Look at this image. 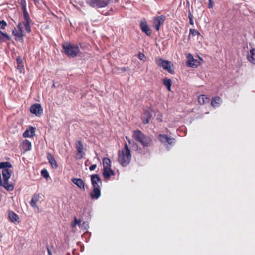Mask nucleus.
Returning <instances> with one entry per match:
<instances>
[{
    "label": "nucleus",
    "instance_id": "23",
    "mask_svg": "<svg viewBox=\"0 0 255 255\" xmlns=\"http://www.w3.org/2000/svg\"><path fill=\"white\" fill-rule=\"evenodd\" d=\"M114 175V171L111 168L103 169V175L105 178H109L111 176Z\"/></svg>",
    "mask_w": 255,
    "mask_h": 255
},
{
    "label": "nucleus",
    "instance_id": "52",
    "mask_svg": "<svg viewBox=\"0 0 255 255\" xmlns=\"http://www.w3.org/2000/svg\"><path fill=\"white\" fill-rule=\"evenodd\" d=\"M200 60L202 61V59L200 58Z\"/></svg>",
    "mask_w": 255,
    "mask_h": 255
},
{
    "label": "nucleus",
    "instance_id": "30",
    "mask_svg": "<svg viewBox=\"0 0 255 255\" xmlns=\"http://www.w3.org/2000/svg\"><path fill=\"white\" fill-rule=\"evenodd\" d=\"M20 4L23 14H28L26 9V0H20Z\"/></svg>",
    "mask_w": 255,
    "mask_h": 255
},
{
    "label": "nucleus",
    "instance_id": "24",
    "mask_svg": "<svg viewBox=\"0 0 255 255\" xmlns=\"http://www.w3.org/2000/svg\"><path fill=\"white\" fill-rule=\"evenodd\" d=\"M22 149L24 151H28L31 149V143L28 140H24L22 143Z\"/></svg>",
    "mask_w": 255,
    "mask_h": 255
},
{
    "label": "nucleus",
    "instance_id": "31",
    "mask_svg": "<svg viewBox=\"0 0 255 255\" xmlns=\"http://www.w3.org/2000/svg\"><path fill=\"white\" fill-rule=\"evenodd\" d=\"M163 84L166 87L168 91H171V80L170 79H163Z\"/></svg>",
    "mask_w": 255,
    "mask_h": 255
},
{
    "label": "nucleus",
    "instance_id": "45",
    "mask_svg": "<svg viewBox=\"0 0 255 255\" xmlns=\"http://www.w3.org/2000/svg\"><path fill=\"white\" fill-rule=\"evenodd\" d=\"M23 64H19V65L17 64V69H20L21 70V69L23 68Z\"/></svg>",
    "mask_w": 255,
    "mask_h": 255
},
{
    "label": "nucleus",
    "instance_id": "1",
    "mask_svg": "<svg viewBox=\"0 0 255 255\" xmlns=\"http://www.w3.org/2000/svg\"><path fill=\"white\" fill-rule=\"evenodd\" d=\"M131 159L130 150L127 143L125 144L124 148L118 153V161L123 167L128 166Z\"/></svg>",
    "mask_w": 255,
    "mask_h": 255
},
{
    "label": "nucleus",
    "instance_id": "39",
    "mask_svg": "<svg viewBox=\"0 0 255 255\" xmlns=\"http://www.w3.org/2000/svg\"><path fill=\"white\" fill-rule=\"evenodd\" d=\"M7 25V24L6 21H5L4 20H2L1 27H0L1 29H4Z\"/></svg>",
    "mask_w": 255,
    "mask_h": 255
},
{
    "label": "nucleus",
    "instance_id": "26",
    "mask_svg": "<svg viewBox=\"0 0 255 255\" xmlns=\"http://www.w3.org/2000/svg\"><path fill=\"white\" fill-rule=\"evenodd\" d=\"M222 100L219 96H216L212 98L211 105L213 107H218L221 102Z\"/></svg>",
    "mask_w": 255,
    "mask_h": 255
},
{
    "label": "nucleus",
    "instance_id": "28",
    "mask_svg": "<svg viewBox=\"0 0 255 255\" xmlns=\"http://www.w3.org/2000/svg\"><path fill=\"white\" fill-rule=\"evenodd\" d=\"M10 40L11 37L7 33H3L1 31H0V42Z\"/></svg>",
    "mask_w": 255,
    "mask_h": 255
},
{
    "label": "nucleus",
    "instance_id": "41",
    "mask_svg": "<svg viewBox=\"0 0 255 255\" xmlns=\"http://www.w3.org/2000/svg\"><path fill=\"white\" fill-rule=\"evenodd\" d=\"M209 4H208V8H212L213 7V1L212 0H208Z\"/></svg>",
    "mask_w": 255,
    "mask_h": 255
},
{
    "label": "nucleus",
    "instance_id": "15",
    "mask_svg": "<svg viewBox=\"0 0 255 255\" xmlns=\"http://www.w3.org/2000/svg\"><path fill=\"white\" fill-rule=\"evenodd\" d=\"M23 17L25 20V22L23 23V25L25 27V30L28 33H29L31 31L30 22L31 19L28 14H23Z\"/></svg>",
    "mask_w": 255,
    "mask_h": 255
},
{
    "label": "nucleus",
    "instance_id": "6",
    "mask_svg": "<svg viewBox=\"0 0 255 255\" xmlns=\"http://www.w3.org/2000/svg\"><path fill=\"white\" fill-rule=\"evenodd\" d=\"M158 140L166 147L168 150L169 149L170 147L173 146V143L174 139L170 138L166 135L159 134L158 136Z\"/></svg>",
    "mask_w": 255,
    "mask_h": 255
},
{
    "label": "nucleus",
    "instance_id": "14",
    "mask_svg": "<svg viewBox=\"0 0 255 255\" xmlns=\"http://www.w3.org/2000/svg\"><path fill=\"white\" fill-rule=\"evenodd\" d=\"M151 109H148L144 111L143 115L141 117L142 122L144 124H147L149 123V120L152 117V113Z\"/></svg>",
    "mask_w": 255,
    "mask_h": 255
},
{
    "label": "nucleus",
    "instance_id": "36",
    "mask_svg": "<svg viewBox=\"0 0 255 255\" xmlns=\"http://www.w3.org/2000/svg\"><path fill=\"white\" fill-rule=\"evenodd\" d=\"M17 28H18V31L19 32H21L22 33H24V30L23 29V27H22V22H19L17 25Z\"/></svg>",
    "mask_w": 255,
    "mask_h": 255
},
{
    "label": "nucleus",
    "instance_id": "51",
    "mask_svg": "<svg viewBox=\"0 0 255 255\" xmlns=\"http://www.w3.org/2000/svg\"><path fill=\"white\" fill-rule=\"evenodd\" d=\"M109 15V12H107L106 14H105V15Z\"/></svg>",
    "mask_w": 255,
    "mask_h": 255
},
{
    "label": "nucleus",
    "instance_id": "21",
    "mask_svg": "<svg viewBox=\"0 0 255 255\" xmlns=\"http://www.w3.org/2000/svg\"><path fill=\"white\" fill-rule=\"evenodd\" d=\"M47 158L53 168L57 169L58 168L57 162L53 155L50 153H48L47 154Z\"/></svg>",
    "mask_w": 255,
    "mask_h": 255
},
{
    "label": "nucleus",
    "instance_id": "3",
    "mask_svg": "<svg viewBox=\"0 0 255 255\" xmlns=\"http://www.w3.org/2000/svg\"><path fill=\"white\" fill-rule=\"evenodd\" d=\"M64 53L70 58H74L80 52V48L76 44L66 43L62 45Z\"/></svg>",
    "mask_w": 255,
    "mask_h": 255
},
{
    "label": "nucleus",
    "instance_id": "32",
    "mask_svg": "<svg viewBox=\"0 0 255 255\" xmlns=\"http://www.w3.org/2000/svg\"><path fill=\"white\" fill-rule=\"evenodd\" d=\"M189 34L190 35H192V36H195L196 35H199L200 34L197 30L194 29H190Z\"/></svg>",
    "mask_w": 255,
    "mask_h": 255
},
{
    "label": "nucleus",
    "instance_id": "27",
    "mask_svg": "<svg viewBox=\"0 0 255 255\" xmlns=\"http://www.w3.org/2000/svg\"><path fill=\"white\" fill-rule=\"evenodd\" d=\"M198 101L200 104L203 105L208 103L209 101V99L205 95H201L198 97Z\"/></svg>",
    "mask_w": 255,
    "mask_h": 255
},
{
    "label": "nucleus",
    "instance_id": "17",
    "mask_svg": "<svg viewBox=\"0 0 255 255\" xmlns=\"http://www.w3.org/2000/svg\"><path fill=\"white\" fill-rule=\"evenodd\" d=\"M35 128L33 126L29 127L23 134L24 138H32L35 135Z\"/></svg>",
    "mask_w": 255,
    "mask_h": 255
},
{
    "label": "nucleus",
    "instance_id": "42",
    "mask_svg": "<svg viewBox=\"0 0 255 255\" xmlns=\"http://www.w3.org/2000/svg\"><path fill=\"white\" fill-rule=\"evenodd\" d=\"M96 167H97V165L96 164H93V165H91L90 166L89 169H90V171H93V170L95 169Z\"/></svg>",
    "mask_w": 255,
    "mask_h": 255
},
{
    "label": "nucleus",
    "instance_id": "40",
    "mask_svg": "<svg viewBox=\"0 0 255 255\" xmlns=\"http://www.w3.org/2000/svg\"><path fill=\"white\" fill-rule=\"evenodd\" d=\"M138 58L140 60H143V59L145 58V55L144 54L142 53H139L138 54Z\"/></svg>",
    "mask_w": 255,
    "mask_h": 255
},
{
    "label": "nucleus",
    "instance_id": "4",
    "mask_svg": "<svg viewBox=\"0 0 255 255\" xmlns=\"http://www.w3.org/2000/svg\"><path fill=\"white\" fill-rule=\"evenodd\" d=\"M155 62L158 66L162 67L164 70L168 71L169 73L173 74L174 73V71L172 69L173 64L171 61L164 60L161 58H156Z\"/></svg>",
    "mask_w": 255,
    "mask_h": 255
},
{
    "label": "nucleus",
    "instance_id": "43",
    "mask_svg": "<svg viewBox=\"0 0 255 255\" xmlns=\"http://www.w3.org/2000/svg\"><path fill=\"white\" fill-rule=\"evenodd\" d=\"M39 196L38 194L34 195L32 198H34V201H36L37 202L39 200Z\"/></svg>",
    "mask_w": 255,
    "mask_h": 255
},
{
    "label": "nucleus",
    "instance_id": "10",
    "mask_svg": "<svg viewBox=\"0 0 255 255\" xmlns=\"http://www.w3.org/2000/svg\"><path fill=\"white\" fill-rule=\"evenodd\" d=\"M165 20V16L164 15H160L155 17L153 20V26L157 30H160V25L162 24Z\"/></svg>",
    "mask_w": 255,
    "mask_h": 255
},
{
    "label": "nucleus",
    "instance_id": "8",
    "mask_svg": "<svg viewBox=\"0 0 255 255\" xmlns=\"http://www.w3.org/2000/svg\"><path fill=\"white\" fill-rule=\"evenodd\" d=\"M77 150L76 159H81L83 158L85 153L84 152V146L81 140H78L76 144Z\"/></svg>",
    "mask_w": 255,
    "mask_h": 255
},
{
    "label": "nucleus",
    "instance_id": "2",
    "mask_svg": "<svg viewBox=\"0 0 255 255\" xmlns=\"http://www.w3.org/2000/svg\"><path fill=\"white\" fill-rule=\"evenodd\" d=\"M133 138L139 142L143 147L149 146L152 142V139L150 136L145 135L139 130L133 132Z\"/></svg>",
    "mask_w": 255,
    "mask_h": 255
},
{
    "label": "nucleus",
    "instance_id": "12",
    "mask_svg": "<svg viewBox=\"0 0 255 255\" xmlns=\"http://www.w3.org/2000/svg\"><path fill=\"white\" fill-rule=\"evenodd\" d=\"M30 111L36 116H40L43 113V108L40 104L35 103L30 107Z\"/></svg>",
    "mask_w": 255,
    "mask_h": 255
},
{
    "label": "nucleus",
    "instance_id": "48",
    "mask_svg": "<svg viewBox=\"0 0 255 255\" xmlns=\"http://www.w3.org/2000/svg\"><path fill=\"white\" fill-rule=\"evenodd\" d=\"M47 250H48V254L49 255H52V253H51V251H50V250L48 248H47Z\"/></svg>",
    "mask_w": 255,
    "mask_h": 255
},
{
    "label": "nucleus",
    "instance_id": "22",
    "mask_svg": "<svg viewBox=\"0 0 255 255\" xmlns=\"http://www.w3.org/2000/svg\"><path fill=\"white\" fill-rule=\"evenodd\" d=\"M12 34L15 36V40L20 41L21 42H23V37L24 34L21 32H19L16 29H14L12 31Z\"/></svg>",
    "mask_w": 255,
    "mask_h": 255
},
{
    "label": "nucleus",
    "instance_id": "34",
    "mask_svg": "<svg viewBox=\"0 0 255 255\" xmlns=\"http://www.w3.org/2000/svg\"><path fill=\"white\" fill-rule=\"evenodd\" d=\"M41 174L45 178H47L49 177V174L46 169L42 170Z\"/></svg>",
    "mask_w": 255,
    "mask_h": 255
},
{
    "label": "nucleus",
    "instance_id": "35",
    "mask_svg": "<svg viewBox=\"0 0 255 255\" xmlns=\"http://www.w3.org/2000/svg\"><path fill=\"white\" fill-rule=\"evenodd\" d=\"M188 18L189 19L190 24L193 25H194L193 16L190 12L188 13Z\"/></svg>",
    "mask_w": 255,
    "mask_h": 255
},
{
    "label": "nucleus",
    "instance_id": "13",
    "mask_svg": "<svg viewBox=\"0 0 255 255\" xmlns=\"http://www.w3.org/2000/svg\"><path fill=\"white\" fill-rule=\"evenodd\" d=\"M12 167L11 164L9 162H2L0 163V169H2V174L3 176V173H8L9 175H11L12 171L9 169Z\"/></svg>",
    "mask_w": 255,
    "mask_h": 255
},
{
    "label": "nucleus",
    "instance_id": "29",
    "mask_svg": "<svg viewBox=\"0 0 255 255\" xmlns=\"http://www.w3.org/2000/svg\"><path fill=\"white\" fill-rule=\"evenodd\" d=\"M111 161L109 158L105 157L103 159V169L111 168Z\"/></svg>",
    "mask_w": 255,
    "mask_h": 255
},
{
    "label": "nucleus",
    "instance_id": "20",
    "mask_svg": "<svg viewBox=\"0 0 255 255\" xmlns=\"http://www.w3.org/2000/svg\"><path fill=\"white\" fill-rule=\"evenodd\" d=\"M247 59L251 63L255 65V48L250 50L249 54L247 56Z\"/></svg>",
    "mask_w": 255,
    "mask_h": 255
},
{
    "label": "nucleus",
    "instance_id": "49",
    "mask_svg": "<svg viewBox=\"0 0 255 255\" xmlns=\"http://www.w3.org/2000/svg\"><path fill=\"white\" fill-rule=\"evenodd\" d=\"M1 22H2V20H0V26H1Z\"/></svg>",
    "mask_w": 255,
    "mask_h": 255
},
{
    "label": "nucleus",
    "instance_id": "50",
    "mask_svg": "<svg viewBox=\"0 0 255 255\" xmlns=\"http://www.w3.org/2000/svg\"><path fill=\"white\" fill-rule=\"evenodd\" d=\"M254 38L255 39V31L254 32Z\"/></svg>",
    "mask_w": 255,
    "mask_h": 255
},
{
    "label": "nucleus",
    "instance_id": "38",
    "mask_svg": "<svg viewBox=\"0 0 255 255\" xmlns=\"http://www.w3.org/2000/svg\"><path fill=\"white\" fill-rule=\"evenodd\" d=\"M36 201H34V198H32L30 201V205L33 207H35L36 206Z\"/></svg>",
    "mask_w": 255,
    "mask_h": 255
},
{
    "label": "nucleus",
    "instance_id": "19",
    "mask_svg": "<svg viewBox=\"0 0 255 255\" xmlns=\"http://www.w3.org/2000/svg\"><path fill=\"white\" fill-rule=\"evenodd\" d=\"M71 181L80 189L84 191L85 190V184L82 179L81 178H73L72 179Z\"/></svg>",
    "mask_w": 255,
    "mask_h": 255
},
{
    "label": "nucleus",
    "instance_id": "44",
    "mask_svg": "<svg viewBox=\"0 0 255 255\" xmlns=\"http://www.w3.org/2000/svg\"><path fill=\"white\" fill-rule=\"evenodd\" d=\"M88 225V223L86 222H83L82 225V228L84 227L86 229V226Z\"/></svg>",
    "mask_w": 255,
    "mask_h": 255
},
{
    "label": "nucleus",
    "instance_id": "46",
    "mask_svg": "<svg viewBox=\"0 0 255 255\" xmlns=\"http://www.w3.org/2000/svg\"><path fill=\"white\" fill-rule=\"evenodd\" d=\"M128 69H129L128 67H123L122 68V70L123 71H126Z\"/></svg>",
    "mask_w": 255,
    "mask_h": 255
},
{
    "label": "nucleus",
    "instance_id": "11",
    "mask_svg": "<svg viewBox=\"0 0 255 255\" xmlns=\"http://www.w3.org/2000/svg\"><path fill=\"white\" fill-rule=\"evenodd\" d=\"M91 181L92 187L101 188L102 184V180L98 174L91 175Z\"/></svg>",
    "mask_w": 255,
    "mask_h": 255
},
{
    "label": "nucleus",
    "instance_id": "7",
    "mask_svg": "<svg viewBox=\"0 0 255 255\" xmlns=\"http://www.w3.org/2000/svg\"><path fill=\"white\" fill-rule=\"evenodd\" d=\"M11 175H9L7 172L3 173V180L2 186L6 190L8 191H12L14 190V186L12 184H9L8 180L10 179Z\"/></svg>",
    "mask_w": 255,
    "mask_h": 255
},
{
    "label": "nucleus",
    "instance_id": "9",
    "mask_svg": "<svg viewBox=\"0 0 255 255\" xmlns=\"http://www.w3.org/2000/svg\"><path fill=\"white\" fill-rule=\"evenodd\" d=\"M187 57L188 61L186 62V65L188 67L195 68L200 65V60L194 59L192 54H188Z\"/></svg>",
    "mask_w": 255,
    "mask_h": 255
},
{
    "label": "nucleus",
    "instance_id": "16",
    "mask_svg": "<svg viewBox=\"0 0 255 255\" xmlns=\"http://www.w3.org/2000/svg\"><path fill=\"white\" fill-rule=\"evenodd\" d=\"M140 26L142 31L144 32L147 36H151V31L146 21H141L140 24Z\"/></svg>",
    "mask_w": 255,
    "mask_h": 255
},
{
    "label": "nucleus",
    "instance_id": "37",
    "mask_svg": "<svg viewBox=\"0 0 255 255\" xmlns=\"http://www.w3.org/2000/svg\"><path fill=\"white\" fill-rule=\"evenodd\" d=\"M16 62H17V64H23V61H22V58L20 57V56H18L17 59H16Z\"/></svg>",
    "mask_w": 255,
    "mask_h": 255
},
{
    "label": "nucleus",
    "instance_id": "5",
    "mask_svg": "<svg viewBox=\"0 0 255 255\" xmlns=\"http://www.w3.org/2000/svg\"><path fill=\"white\" fill-rule=\"evenodd\" d=\"M112 0H89L86 1L87 4L95 8H101L106 7Z\"/></svg>",
    "mask_w": 255,
    "mask_h": 255
},
{
    "label": "nucleus",
    "instance_id": "18",
    "mask_svg": "<svg viewBox=\"0 0 255 255\" xmlns=\"http://www.w3.org/2000/svg\"><path fill=\"white\" fill-rule=\"evenodd\" d=\"M101 188L97 187H93V189L90 194L91 198L95 200L98 199L101 196Z\"/></svg>",
    "mask_w": 255,
    "mask_h": 255
},
{
    "label": "nucleus",
    "instance_id": "33",
    "mask_svg": "<svg viewBox=\"0 0 255 255\" xmlns=\"http://www.w3.org/2000/svg\"><path fill=\"white\" fill-rule=\"evenodd\" d=\"M81 220L78 219L76 217H74V222L71 224V227L75 228L76 225H80Z\"/></svg>",
    "mask_w": 255,
    "mask_h": 255
},
{
    "label": "nucleus",
    "instance_id": "25",
    "mask_svg": "<svg viewBox=\"0 0 255 255\" xmlns=\"http://www.w3.org/2000/svg\"><path fill=\"white\" fill-rule=\"evenodd\" d=\"M8 217L13 222L17 221L19 219L18 215L12 211L8 212Z\"/></svg>",
    "mask_w": 255,
    "mask_h": 255
},
{
    "label": "nucleus",
    "instance_id": "47",
    "mask_svg": "<svg viewBox=\"0 0 255 255\" xmlns=\"http://www.w3.org/2000/svg\"><path fill=\"white\" fill-rule=\"evenodd\" d=\"M34 2V4H37L38 3H39V0H33Z\"/></svg>",
    "mask_w": 255,
    "mask_h": 255
}]
</instances>
